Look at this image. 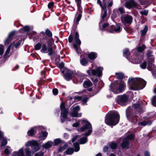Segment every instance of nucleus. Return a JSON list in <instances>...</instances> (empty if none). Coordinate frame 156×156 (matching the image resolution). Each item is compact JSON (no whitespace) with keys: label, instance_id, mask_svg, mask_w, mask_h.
Instances as JSON below:
<instances>
[{"label":"nucleus","instance_id":"1","mask_svg":"<svg viewBox=\"0 0 156 156\" xmlns=\"http://www.w3.org/2000/svg\"><path fill=\"white\" fill-rule=\"evenodd\" d=\"M32 29L28 25H26L20 29L18 31L13 30L9 33L6 39H38L36 32L32 31Z\"/></svg>","mask_w":156,"mask_h":156},{"label":"nucleus","instance_id":"2","mask_svg":"<svg viewBox=\"0 0 156 156\" xmlns=\"http://www.w3.org/2000/svg\"><path fill=\"white\" fill-rule=\"evenodd\" d=\"M140 107L139 104H134L133 106L129 107L126 110V117L128 120L133 124H136L138 121L137 117H138V115L136 112V109Z\"/></svg>","mask_w":156,"mask_h":156},{"label":"nucleus","instance_id":"3","mask_svg":"<svg viewBox=\"0 0 156 156\" xmlns=\"http://www.w3.org/2000/svg\"><path fill=\"white\" fill-rule=\"evenodd\" d=\"M128 82L130 89L134 90L143 89L146 84V81L138 78H129Z\"/></svg>","mask_w":156,"mask_h":156},{"label":"nucleus","instance_id":"4","mask_svg":"<svg viewBox=\"0 0 156 156\" xmlns=\"http://www.w3.org/2000/svg\"><path fill=\"white\" fill-rule=\"evenodd\" d=\"M119 120V115L116 112H112L106 116L105 122L108 125L115 126L118 123Z\"/></svg>","mask_w":156,"mask_h":156},{"label":"nucleus","instance_id":"5","mask_svg":"<svg viewBox=\"0 0 156 156\" xmlns=\"http://www.w3.org/2000/svg\"><path fill=\"white\" fill-rule=\"evenodd\" d=\"M126 83L121 81L119 84L111 83L110 85V89L114 94H118L122 92L126 87Z\"/></svg>","mask_w":156,"mask_h":156},{"label":"nucleus","instance_id":"6","mask_svg":"<svg viewBox=\"0 0 156 156\" xmlns=\"http://www.w3.org/2000/svg\"><path fill=\"white\" fill-rule=\"evenodd\" d=\"M81 121L82 123L84 125L79 129L78 131L79 132H82L88 129V132L85 133L84 135L87 136L90 135L92 132L91 124L86 120H83Z\"/></svg>","mask_w":156,"mask_h":156},{"label":"nucleus","instance_id":"7","mask_svg":"<svg viewBox=\"0 0 156 156\" xmlns=\"http://www.w3.org/2000/svg\"><path fill=\"white\" fill-rule=\"evenodd\" d=\"M103 68L98 67L96 69H89L87 70V73L89 75H92L100 77L102 75V71Z\"/></svg>","mask_w":156,"mask_h":156},{"label":"nucleus","instance_id":"8","mask_svg":"<svg viewBox=\"0 0 156 156\" xmlns=\"http://www.w3.org/2000/svg\"><path fill=\"white\" fill-rule=\"evenodd\" d=\"M122 23L124 25H130L132 22L133 17L129 15L126 14L122 15L120 17Z\"/></svg>","mask_w":156,"mask_h":156},{"label":"nucleus","instance_id":"9","mask_svg":"<svg viewBox=\"0 0 156 156\" xmlns=\"http://www.w3.org/2000/svg\"><path fill=\"white\" fill-rule=\"evenodd\" d=\"M40 34L43 38L40 37V38L39 37L40 34L38 35L36 34V36H38L39 37L38 39H47V37L49 38L50 39H53L52 38H51L52 36V33L48 28L47 29L45 30V32L44 31L41 32Z\"/></svg>","mask_w":156,"mask_h":156},{"label":"nucleus","instance_id":"10","mask_svg":"<svg viewBox=\"0 0 156 156\" xmlns=\"http://www.w3.org/2000/svg\"><path fill=\"white\" fill-rule=\"evenodd\" d=\"M103 4L102 6H101V23L105 21V18L107 16V9L106 8V1H102Z\"/></svg>","mask_w":156,"mask_h":156},{"label":"nucleus","instance_id":"11","mask_svg":"<svg viewBox=\"0 0 156 156\" xmlns=\"http://www.w3.org/2000/svg\"><path fill=\"white\" fill-rule=\"evenodd\" d=\"M60 107L61 111V116L62 117L61 119V122L63 123L65 121L67 118L68 111L66 109L65 105L63 103H61Z\"/></svg>","mask_w":156,"mask_h":156},{"label":"nucleus","instance_id":"12","mask_svg":"<svg viewBox=\"0 0 156 156\" xmlns=\"http://www.w3.org/2000/svg\"><path fill=\"white\" fill-rule=\"evenodd\" d=\"M128 97L126 94L118 96L116 98L117 102L121 106L125 105V103L127 101Z\"/></svg>","mask_w":156,"mask_h":156},{"label":"nucleus","instance_id":"13","mask_svg":"<svg viewBox=\"0 0 156 156\" xmlns=\"http://www.w3.org/2000/svg\"><path fill=\"white\" fill-rule=\"evenodd\" d=\"M26 145L30 146L34 152H36L40 149L39 144L36 140H33L28 141L26 144Z\"/></svg>","mask_w":156,"mask_h":156},{"label":"nucleus","instance_id":"14","mask_svg":"<svg viewBox=\"0 0 156 156\" xmlns=\"http://www.w3.org/2000/svg\"><path fill=\"white\" fill-rule=\"evenodd\" d=\"M121 26L120 23H117L115 27L114 25H111L109 27L108 31L109 33H112L115 32H120L122 30V28L121 27Z\"/></svg>","mask_w":156,"mask_h":156},{"label":"nucleus","instance_id":"15","mask_svg":"<svg viewBox=\"0 0 156 156\" xmlns=\"http://www.w3.org/2000/svg\"><path fill=\"white\" fill-rule=\"evenodd\" d=\"M62 73H64V77L67 80L69 81L71 80L73 74V72L68 69H65L62 71Z\"/></svg>","mask_w":156,"mask_h":156},{"label":"nucleus","instance_id":"16","mask_svg":"<svg viewBox=\"0 0 156 156\" xmlns=\"http://www.w3.org/2000/svg\"><path fill=\"white\" fill-rule=\"evenodd\" d=\"M80 110V106L78 105L74 107L72 112H71L70 115L73 117H80L81 116V114H78V112Z\"/></svg>","mask_w":156,"mask_h":156},{"label":"nucleus","instance_id":"17","mask_svg":"<svg viewBox=\"0 0 156 156\" xmlns=\"http://www.w3.org/2000/svg\"><path fill=\"white\" fill-rule=\"evenodd\" d=\"M54 42L53 40H48L47 41L48 52V55L49 56L52 55L54 53V51L52 47L54 44Z\"/></svg>","mask_w":156,"mask_h":156},{"label":"nucleus","instance_id":"18","mask_svg":"<svg viewBox=\"0 0 156 156\" xmlns=\"http://www.w3.org/2000/svg\"><path fill=\"white\" fill-rule=\"evenodd\" d=\"M136 3L134 0H129L125 3V7L129 9L136 7Z\"/></svg>","mask_w":156,"mask_h":156},{"label":"nucleus","instance_id":"19","mask_svg":"<svg viewBox=\"0 0 156 156\" xmlns=\"http://www.w3.org/2000/svg\"><path fill=\"white\" fill-rule=\"evenodd\" d=\"M36 129L39 131V134L41 135V136L44 137L43 139H44L48 136V133L46 131H43V127L42 126H39Z\"/></svg>","mask_w":156,"mask_h":156},{"label":"nucleus","instance_id":"20","mask_svg":"<svg viewBox=\"0 0 156 156\" xmlns=\"http://www.w3.org/2000/svg\"><path fill=\"white\" fill-rule=\"evenodd\" d=\"M147 65L148 67L151 69L152 71V73L153 75L156 76V73H153L154 72L156 71V67L153 64V61H149L148 62Z\"/></svg>","mask_w":156,"mask_h":156},{"label":"nucleus","instance_id":"21","mask_svg":"<svg viewBox=\"0 0 156 156\" xmlns=\"http://www.w3.org/2000/svg\"><path fill=\"white\" fill-rule=\"evenodd\" d=\"M87 76V75L84 74L79 73L77 75L76 79L78 82L81 83Z\"/></svg>","mask_w":156,"mask_h":156},{"label":"nucleus","instance_id":"22","mask_svg":"<svg viewBox=\"0 0 156 156\" xmlns=\"http://www.w3.org/2000/svg\"><path fill=\"white\" fill-rule=\"evenodd\" d=\"M68 39H79V34L77 32H71Z\"/></svg>","mask_w":156,"mask_h":156},{"label":"nucleus","instance_id":"23","mask_svg":"<svg viewBox=\"0 0 156 156\" xmlns=\"http://www.w3.org/2000/svg\"><path fill=\"white\" fill-rule=\"evenodd\" d=\"M88 58L90 60H94L97 57V54L96 52H91L87 55Z\"/></svg>","mask_w":156,"mask_h":156},{"label":"nucleus","instance_id":"24","mask_svg":"<svg viewBox=\"0 0 156 156\" xmlns=\"http://www.w3.org/2000/svg\"><path fill=\"white\" fill-rule=\"evenodd\" d=\"M121 146L123 148L128 149L129 147V143L127 140L124 139L121 143Z\"/></svg>","mask_w":156,"mask_h":156},{"label":"nucleus","instance_id":"25","mask_svg":"<svg viewBox=\"0 0 156 156\" xmlns=\"http://www.w3.org/2000/svg\"><path fill=\"white\" fill-rule=\"evenodd\" d=\"M79 13L77 16L76 20H74V21L76 22V23H79V22L81 19L82 16V9L80 8V9H78Z\"/></svg>","mask_w":156,"mask_h":156},{"label":"nucleus","instance_id":"26","mask_svg":"<svg viewBox=\"0 0 156 156\" xmlns=\"http://www.w3.org/2000/svg\"><path fill=\"white\" fill-rule=\"evenodd\" d=\"M92 83L89 80L85 81L83 83V86L85 88H87L92 86Z\"/></svg>","mask_w":156,"mask_h":156},{"label":"nucleus","instance_id":"27","mask_svg":"<svg viewBox=\"0 0 156 156\" xmlns=\"http://www.w3.org/2000/svg\"><path fill=\"white\" fill-rule=\"evenodd\" d=\"M15 155H16L17 156H24L23 153V148H22L20 149L18 152H15L14 153Z\"/></svg>","mask_w":156,"mask_h":156},{"label":"nucleus","instance_id":"28","mask_svg":"<svg viewBox=\"0 0 156 156\" xmlns=\"http://www.w3.org/2000/svg\"><path fill=\"white\" fill-rule=\"evenodd\" d=\"M123 55L127 58L130 57V53L128 49L126 48L124 50Z\"/></svg>","mask_w":156,"mask_h":156},{"label":"nucleus","instance_id":"29","mask_svg":"<svg viewBox=\"0 0 156 156\" xmlns=\"http://www.w3.org/2000/svg\"><path fill=\"white\" fill-rule=\"evenodd\" d=\"M52 142L49 141L43 144L42 145V147L48 149L50 148L52 146Z\"/></svg>","mask_w":156,"mask_h":156},{"label":"nucleus","instance_id":"30","mask_svg":"<svg viewBox=\"0 0 156 156\" xmlns=\"http://www.w3.org/2000/svg\"><path fill=\"white\" fill-rule=\"evenodd\" d=\"M88 62L87 59L85 58H81L80 59V64L83 66H85L87 65Z\"/></svg>","mask_w":156,"mask_h":156},{"label":"nucleus","instance_id":"31","mask_svg":"<svg viewBox=\"0 0 156 156\" xmlns=\"http://www.w3.org/2000/svg\"><path fill=\"white\" fill-rule=\"evenodd\" d=\"M37 128L33 127L31 128L30 130H29L27 133V134L29 136H32L34 135L35 130L37 131Z\"/></svg>","mask_w":156,"mask_h":156},{"label":"nucleus","instance_id":"32","mask_svg":"<svg viewBox=\"0 0 156 156\" xmlns=\"http://www.w3.org/2000/svg\"><path fill=\"white\" fill-rule=\"evenodd\" d=\"M115 74L116 78L118 79L122 80L124 78V75L122 73H116Z\"/></svg>","mask_w":156,"mask_h":156},{"label":"nucleus","instance_id":"33","mask_svg":"<svg viewBox=\"0 0 156 156\" xmlns=\"http://www.w3.org/2000/svg\"><path fill=\"white\" fill-rule=\"evenodd\" d=\"M87 141V136L82 137L80 139L79 142L80 144H84Z\"/></svg>","mask_w":156,"mask_h":156},{"label":"nucleus","instance_id":"34","mask_svg":"<svg viewBox=\"0 0 156 156\" xmlns=\"http://www.w3.org/2000/svg\"><path fill=\"white\" fill-rule=\"evenodd\" d=\"M148 26L147 25H146L144 27V29L141 30V37H143L145 35L148 30Z\"/></svg>","mask_w":156,"mask_h":156},{"label":"nucleus","instance_id":"35","mask_svg":"<svg viewBox=\"0 0 156 156\" xmlns=\"http://www.w3.org/2000/svg\"><path fill=\"white\" fill-rule=\"evenodd\" d=\"M41 51L42 53H47L48 52V47H47L45 44H43Z\"/></svg>","mask_w":156,"mask_h":156},{"label":"nucleus","instance_id":"36","mask_svg":"<svg viewBox=\"0 0 156 156\" xmlns=\"http://www.w3.org/2000/svg\"><path fill=\"white\" fill-rule=\"evenodd\" d=\"M73 145L75 148V152H77L79 151L80 149V148L78 143L77 142L74 143Z\"/></svg>","mask_w":156,"mask_h":156},{"label":"nucleus","instance_id":"37","mask_svg":"<svg viewBox=\"0 0 156 156\" xmlns=\"http://www.w3.org/2000/svg\"><path fill=\"white\" fill-rule=\"evenodd\" d=\"M11 151L10 147L9 146H7L5 149L4 152L5 154H9L11 152Z\"/></svg>","mask_w":156,"mask_h":156},{"label":"nucleus","instance_id":"38","mask_svg":"<svg viewBox=\"0 0 156 156\" xmlns=\"http://www.w3.org/2000/svg\"><path fill=\"white\" fill-rule=\"evenodd\" d=\"M145 48V46L144 44H143L141 46H138L137 50L139 52H142Z\"/></svg>","mask_w":156,"mask_h":156},{"label":"nucleus","instance_id":"39","mask_svg":"<svg viewBox=\"0 0 156 156\" xmlns=\"http://www.w3.org/2000/svg\"><path fill=\"white\" fill-rule=\"evenodd\" d=\"M74 151V150L73 148H69L67 149L66 152L68 154H71L73 153Z\"/></svg>","mask_w":156,"mask_h":156},{"label":"nucleus","instance_id":"40","mask_svg":"<svg viewBox=\"0 0 156 156\" xmlns=\"http://www.w3.org/2000/svg\"><path fill=\"white\" fill-rule=\"evenodd\" d=\"M118 14H119V12H120V14H121L124 13V9L122 7H119L116 10Z\"/></svg>","mask_w":156,"mask_h":156},{"label":"nucleus","instance_id":"41","mask_svg":"<svg viewBox=\"0 0 156 156\" xmlns=\"http://www.w3.org/2000/svg\"><path fill=\"white\" fill-rule=\"evenodd\" d=\"M151 102L152 105L156 107V95L154 96L152 98Z\"/></svg>","mask_w":156,"mask_h":156},{"label":"nucleus","instance_id":"42","mask_svg":"<svg viewBox=\"0 0 156 156\" xmlns=\"http://www.w3.org/2000/svg\"><path fill=\"white\" fill-rule=\"evenodd\" d=\"M109 25V24L108 23H105L102 26V28L101 29V30L102 31H105V29L108 27Z\"/></svg>","mask_w":156,"mask_h":156},{"label":"nucleus","instance_id":"43","mask_svg":"<svg viewBox=\"0 0 156 156\" xmlns=\"http://www.w3.org/2000/svg\"><path fill=\"white\" fill-rule=\"evenodd\" d=\"M25 151L27 156H31L32 152L29 148H26Z\"/></svg>","mask_w":156,"mask_h":156},{"label":"nucleus","instance_id":"44","mask_svg":"<svg viewBox=\"0 0 156 156\" xmlns=\"http://www.w3.org/2000/svg\"><path fill=\"white\" fill-rule=\"evenodd\" d=\"M79 23H76V22H74V23L73 24V25L72 27V29L71 32H75L76 31V30L77 27V25Z\"/></svg>","mask_w":156,"mask_h":156},{"label":"nucleus","instance_id":"45","mask_svg":"<svg viewBox=\"0 0 156 156\" xmlns=\"http://www.w3.org/2000/svg\"><path fill=\"white\" fill-rule=\"evenodd\" d=\"M41 44L40 43H38L36 44L34 46L35 50H39L41 47Z\"/></svg>","mask_w":156,"mask_h":156},{"label":"nucleus","instance_id":"46","mask_svg":"<svg viewBox=\"0 0 156 156\" xmlns=\"http://www.w3.org/2000/svg\"><path fill=\"white\" fill-rule=\"evenodd\" d=\"M140 13L142 15L147 16L148 14V11L146 10H144L140 11Z\"/></svg>","mask_w":156,"mask_h":156},{"label":"nucleus","instance_id":"47","mask_svg":"<svg viewBox=\"0 0 156 156\" xmlns=\"http://www.w3.org/2000/svg\"><path fill=\"white\" fill-rule=\"evenodd\" d=\"M110 146L111 148L115 149L117 146V144L116 143L112 142L110 144Z\"/></svg>","mask_w":156,"mask_h":156},{"label":"nucleus","instance_id":"48","mask_svg":"<svg viewBox=\"0 0 156 156\" xmlns=\"http://www.w3.org/2000/svg\"><path fill=\"white\" fill-rule=\"evenodd\" d=\"M147 63L145 62H143L141 63L140 64V67L142 69H145L146 68L147 66Z\"/></svg>","mask_w":156,"mask_h":156},{"label":"nucleus","instance_id":"49","mask_svg":"<svg viewBox=\"0 0 156 156\" xmlns=\"http://www.w3.org/2000/svg\"><path fill=\"white\" fill-rule=\"evenodd\" d=\"M75 1L76 3L78 9H80V8L81 0H75Z\"/></svg>","mask_w":156,"mask_h":156},{"label":"nucleus","instance_id":"50","mask_svg":"<svg viewBox=\"0 0 156 156\" xmlns=\"http://www.w3.org/2000/svg\"><path fill=\"white\" fill-rule=\"evenodd\" d=\"M55 145H57L61 143V141L59 139H55L54 141Z\"/></svg>","mask_w":156,"mask_h":156},{"label":"nucleus","instance_id":"51","mask_svg":"<svg viewBox=\"0 0 156 156\" xmlns=\"http://www.w3.org/2000/svg\"><path fill=\"white\" fill-rule=\"evenodd\" d=\"M134 138V136L133 134H130L127 136L125 139L126 140H132Z\"/></svg>","mask_w":156,"mask_h":156},{"label":"nucleus","instance_id":"52","mask_svg":"<svg viewBox=\"0 0 156 156\" xmlns=\"http://www.w3.org/2000/svg\"><path fill=\"white\" fill-rule=\"evenodd\" d=\"M148 124V122L145 121H143L142 122H139L138 124L139 125H140L143 126H144L147 125Z\"/></svg>","mask_w":156,"mask_h":156},{"label":"nucleus","instance_id":"53","mask_svg":"<svg viewBox=\"0 0 156 156\" xmlns=\"http://www.w3.org/2000/svg\"><path fill=\"white\" fill-rule=\"evenodd\" d=\"M7 141L6 139L3 138L1 146L2 147L4 146L7 144Z\"/></svg>","mask_w":156,"mask_h":156},{"label":"nucleus","instance_id":"54","mask_svg":"<svg viewBox=\"0 0 156 156\" xmlns=\"http://www.w3.org/2000/svg\"><path fill=\"white\" fill-rule=\"evenodd\" d=\"M11 44H10V45L8 47L6 51H5V56L7 55L9 53V52H10V50L11 49Z\"/></svg>","mask_w":156,"mask_h":156},{"label":"nucleus","instance_id":"55","mask_svg":"<svg viewBox=\"0 0 156 156\" xmlns=\"http://www.w3.org/2000/svg\"><path fill=\"white\" fill-rule=\"evenodd\" d=\"M4 52V47L3 45H0V55H2Z\"/></svg>","mask_w":156,"mask_h":156},{"label":"nucleus","instance_id":"56","mask_svg":"<svg viewBox=\"0 0 156 156\" xmlns=\"http://www.w3.org/2000/svg\"><path fill=\"white\" fill-rule=\"evenodd\" d=\"M44 153L42 151L36 153L34 156H43Z\"/></svg>","mask_w":156,"mask_h":156},{"label":"nucleus","instance_id":"57","mask_svg":"<svg viewBox=\"0 0 156 156\" xmlns=\"http://www.w3.org/2000/svg\"><path fill=\"white\" fill-rule=\"evenodd\" d=\"M54 5V3L53 2H50L48 3V7L49 9H52Z\"/></svg>","mask_w":156,"mask_h":156},{"label":"nucleus","instance_id":"58","mask_svg":"<svg viewBox=\"0 0 156 156\" xmlns=\"http://www.w3.org/2000/svg\"><path fill=\"white\" fill-rule=\"evenodd\" d=\"M118 13L117 12V11H115L114 10H113V12L112 15L113 17L114 18H116L117 17Z\"/></svg>","mask_w":156,"mask_h":156},{"label":"nucleus","instance_id":"59","mask_svg":"<svg viewBox=\"0 0 156 156\" xmlns=\"http://www.w3.org/2000/svg\"><path fill=\"white\" fill-rule=\"evenodd\" d=\"M53 94L55 95H56L58 93V90L57 88H54L52 90Z\"/></svg>","mask_w":156,"mask_h":156},{"label":"nucleus","instance_id":"60","mask_svg":"<svg viewBox=\"0 0 156 156\" xmlns=\"http://www.w3.org/2000/svg\"><path fill=\"white\" fill-rule=\"evenodd\" d=\"M78 136H79V135H76L75 136H73L71 140V142H74L76 140Z\"/></svg>","mask_w":156,"mask_h":156},{"label":"nucleus","instance_id":"61","mask_svg":"<svg viewBox=\"0 0 156 156\" xmlns=\"http://www.w3.org/2000/svg\"><path fill=\"white\" fill-rule=\"evenodd\" d=\"M21 42L20 41H18L16 42V43L15 44L14 46L16 48H17L19 47L20 45Z\"/></svg>","mask_w":156,"mask_h":156},{"label":"nucleus","instance_id":"62","mask_svg":"<svg viewBox=\"0 0 156 156\" xmlns=\"http://www.w3.org/2000/svg\"><path fill=\"white\" fill-rule=\"evenodd\" d=\"M73 47L77 53H79V52L78 47L76 44H73Z\"/></svg>","mask_w":156,"mask_h":156},{"label":"nucleus","instance_id":"63","mask_svg":"<svg viewBox=\"0 0 156 156\" xmlns=\"http://www.w3.org/2000/svg\"><path fill=\"white\" fill-rule=\"evenodd\" d=\"M74 99L78 101H80L82 100V97L80 96H76L74 97Z\"/></svg>","mask_w":156,"mask_h":156},{"label":"nucleus","instance_id":"64","mask_svg":"<svg viewBox=\"0 0 156 156\" xmlns=\"http://www.w3.org/2000/svg\"><path fill=\"white\" fill-rule=\"evenodd\" d=\"M125 29L128 33H131L132 31V29L130 27H127Z\"/></svg>","mask_w":156,"mask_h":156}]
</instances>
